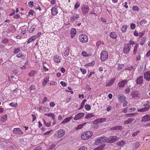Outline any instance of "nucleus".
Instances as JSON below:
<instances>
[{"label":"nucleus","instance_id":"obj_1","mask_svg":"<svg viewBox=\"0 0 150 150\" xmlns=\"http://www.w3.org/2000/svg\"><path fill=\"white\" fill-rule=\"evenodd\" d=\"M93 135V132L90 131H87L83 133L81 135V138L83 140L88 139L91 137Z\"/></svg>","mask_w":150,"mask_h":150},{"label":"nucleus","instance_id":"obj_2","mask_svg":"<svg viewBox=\"0 0 150 150\" xmlns=\"http://www.w3.org/2000/svg\"><path fill=\"white\" fill-rule=\"evenodd\" d=\"M119 139V137H117L116 136H110L108 137H106V142L113 143L117 141Z\"/></svg>","mask_w":150,"mask_h":150},{"label":"nucleus","instance_id":"obj_3","mask_svg":"<svg viewBox=\"0 0 150 150\" xmlns=\"http://www.w3.org/2000/svg\"><path fill=\"white\" fill-rule=\"evenodd\" d=\"M108 57V54L106 51H103L100 54V59L102 61H104L107 59Z\"/></svg>","mask_w":150,"mask_h":150},{"label":"nucleus","instance_id":"obj_4","mask_svg":"<svg viewBox=\"0 0 150 150\" xmlns=\"http://www.w3.org/2000/svg\"><path fill=\"white\" fill-rule=\"evenodd\" d=\"M104 142H106V137L105 136L97 138L95 141L96 144L98 145L99 143H102Z\"/></svg>","mask_w":150,"mask_h":150},{"label":"nucleus","instance_id":"obj_5","mask_svg":"<svg viewBox=\"0 0 150 150\" xmlns=\"http://www.w3.org/2000/svg\"><path fill=\"white\" fill-rule=\"evenodd\" d=\"M79 38L80 42L83 43L87 42L88 40V37L85 35H79Z\"/></svg>","mask_w":150,"mask_h":150},{"label":"nucleus","instance_id":"obj_6","mask_svg":"<svg viewBox=\"0 0 150 150\" xmlns=\"http://www.w3.org/2000/svg\"><path fill=\"white\" fill-rule=\"evenodd\" d=\"M89 8L88 6L83 5L81 7V10L83 14L84 15L86 14L88 12Z\"/></svg>","mask_w":150,"mask_h":150},{"label":"nucleus","instance_id":"obj_7","mask_svg":"<svg viewBox=\"0 0 150 150\" xmlns=\"http://www.w3.org/2000/svg\"><path fill=\"white\" fill-rule=\"evenodd\" d=\"M57 134L56 133L55 135L58 138H60L64 135L65 134V131L62 129H60L57 131Z\"/></svg>","mask_w":150,"mask_h":150},{"label":"nucleus","instance_id":"obj_8","mask_svg":"<svg viewBox=\"0 0 150 150\" xmlns=\"http://www.w3.org/2000/svg\"><path fill=\"white\" fill-rule=\"evenodd\" d=\"M131 46L129 44H125L124 46L123 51L125 53L127 54L129 51Z\"/></svg>","mask_w":150,"mask_h":150},{"label":"nucleus","instance_id":"obj_9","mask_svg":"<svg viewBox=\"0 0 150 150\" xmlns=\"http://www.w3.org/2000/svg\"><path fill=\"white\" fill-rule=\"evenodd\" d=\"M132 96L133 98L137 99L139 98V93L138 91H132Z\"/></svg>","mask_w":150,"mask_h":150},{"label":"nucleus","instance_id":"obj_10","mask_svg":"<svg viewBox=\"0 0 150 150\" xmlns=\"http://www.w3.org/2000/svg\"><path fill=\"white\" fill-rule=\"evenodd\" d=\"M13 133L19 135H22L23 134V132L19 128H15L13 130Z\"/></svg>","mask_w":150,"mask_h":150},{"label":"nucleus","instance_id":"obj_11","mask_svg":"<svg viewBox=\"0 0 150 150\" xmlns=\"http://www.w3.org/2000/svg\"><path fill=\"white\" fill-rule=\"evenodd\" d=\"M150 121V115H146L143 116L141 120L142 122H146Z\"/></svg>","mask_w":150,"mask_h":150},{"label":"nucleus","instance_id":"obj_12","mask_svg":"<svg viewBox=\"0 0 150 150\" xmlns=\"http://www.w3.org/2000/svg\"><path fill=\"white\" fill-rule=\"evenodd\" d=\"M127 83V81L126 80L122 81L118 83V85L119 87H123L126 85Z\"/></svg>","mask_w":150,"mask_h":150},{"label":"nucleus","instance_id":"obj_13","mask_svg":"<svg viewBox=\"0 0 150 150\" xmlns=\"http://www.w3.org/2000/svg\"><path fill=\"white\" fill-rule=\"evenodd\" d=\"M84 114L83 113L80 112L78 114L76 115L74 118V120H77L81 119V117L84 116Z\"/></svg>","mask_w":150,"mask_h":150},{"label":"nucleus","instance_id":"obj_14","mask_svg":"<svg viewBox=\"0 0 150 150\" xmlns=\"http://www.w3.org/2000/svg\"><path fill=\"white\" fill-rule=\"evenodd\" d=\"M62 60V58L59 56L56 55L53 57V60L54 61L57 63H59Z\"/></svg>","mask_w":150,"mask_h":150},{"label":"nucleus","instance_id":"obj_15","mask_svg":"<svg viewBox=\"0 0 150 150\" xmlns=\"http://www.w3.org/2000/svg\"><path fill=\"white\" fill-rule=\"evenodd\" d=\"M144 78L147 81H149L150 80V71H147L144 73Z\"/></svg>","mask_w":150,"mask_h":150},{"label":"nucleus","instance_id":"obj_16","mask_svg":"<svg viewBox=\"0 0 150 150\" xmlns=\"http://www.w3.org/2000/svg\"><path fill=\"white\" fill-rule=\"evenodd\" d=\"M79 17V16L77 14L75 13L73 14L71 17L70 20L72 21L76 20Z\"/></svg>","mask_w":150,"mask_h":150},{"label":"nucleus","instance_id":"obj_17","mask_svg":"<svg viewBox=\"0 0 150 150\" xmlns=\"http://www.w3.org/2000/svg\"><path fill=\"white\" fill-rule=\"evenodd\" d=\"M143 81V77L142 76H140L137 78L136 80V83L137 84L141 85Z\"/></svg>","mask_w":150,"mask_h":150},{"label":"nucleus","instance_id":"obj_18","mask_svg":"<svg viewBox=\"0 0 150 150\" xmlns=\"http://www.w3.org/2000/svg\"><path fill=\"white\" fill-rule=\"evenodd\" d=\"M150 108V106H146L143 108L141 109H138L137 111L139 112H144L149 110Z\"/></svg>","mask_w":150,"mask_h":150},{"label":"nucleus","instance_id":"obj_19","mask_svg":"<svg viewBox=\"0 0 150 150\" xmlns=\"http://www.w3.org/2000/svg\"><path fill=\"white\" fill-rule=\"evenodd\" d=\"M52 14V15L55 16L58 13V10L55 7L52 8L51 9Z\"/></svg>","mask_w":150,"mask_h":150},{"label":"nucleus","instance_id":"obj_20","mask_svg":"<svg viewBox=\"0 0 150 150\" xmlns=\"http://www.w3.org/2000/svg\"><path fill=\"white\" fill-rule=\"evenodd\" d=\"M69 47H66L64 49V51L63 54L65 56L67 57L69 55Z\"/></svg>","mask_w":150,"mask_h":150},{"label":"nucleus","instance_id":"obj_21","mask_svg":"<svg viewBox=\"0 0 150 150\" xmlns=\"http://www.w3.org/2000/svg\"><path fill=\"white\" fill-rule=\"evenodd\" d=\"M105 121V118H103L100 119L96 120L95 121L93 122L94 124H96V123H102L104 121Z\"/></svg>","mask_w":150,"mask_h":150},{"label":"nucleus","instance_id":"obj_22","mask_svg":"<svg viewBox=\"0 0 150 150\" xmlns=\"http://www.w3.org/2000/svg\"><path fill=\"white\" fill-rule=\"evenodd\" d=\"M122 127L121 126L119 125L114 126L112 128H110V130H118L120 129H122Z\"/></svg>","mask_w":150,"mask_h":150},{"label":"nucleus","instance_id":"obj_23","mask_svg":"<svg viewBox=\"0 0 150 150\" xmlns=\"http://www.w3.org/2000/svg\"><path fill=\"white\" fill-rule=\"evenodd\" d=\"M110 37L114 39H116L117 37V35L115 32H112L110 33Z\"/></svg>","mask_w":150,"mask_h":150},{"label":"nucleus","instance_id":"obj_24","mask_svg":"<svg viewBox=\"0 0 150 150\" xmlns=\"http://www.w3.org/2000/svg\"><path fill=\"white\" fill-rule=\"evenodd\" d=\"M36 27V25L35 24H32L30 28L29 31V32L30 33H32L35 30Z\"/></svg>","mask_w":150,"mask_h":150},{"label":"nucleus","instance_id":"obj_25","mask_svg":"<svg viewBox=\"0 0 150 150\" xmlns=\"http://www.w3.org/2000/svg\"><path fill=\"white\" fill-rule=\"evenodd\" d=\"M49 77H47L44 79L42 83V85L43 86H45L46 85L47 82L49 81Z\"/></svg>","mask_w":150,"mask_h":150},{"label":"nucleus","instance_id":"obj_26","mask_svg":"<svg viewBox=\"0 0 150 150\" xmlns=\"http://www.w3.org/2000/svg\"><path fill=\"white\" fill-rule=\"evenodd\" d=\"M115 79L112 78V79L109 82H108L106 84V86H110L112 85L114 83Z\"/></svg>","mask_w":150,"mask_h":150},{"label":"nucleus","instance_id":"obj_27","mask_svg":"<svg viewBox=\"0 0 150 150\" xmlns=\"http://www.w3.org/2000/svg\"><path fill=\"white\" fill-rule=\"evenodd\" d=\"M125 144V142L124 140H122L117 143V145L119 146H123Z\"/></svg>","mask_w":150,"mask_h":150},{"label":"nucleus","instance_id":"obj_28","mask_svg":"<svg viewBox=\"0 0 150 150\" xmlns=\"http://www.w3.org/2000/svg\"><path fill=\"white\" fill-rule=\"evenodd\" d=\"M134 120V119L132 118H129V119H128L127 120L124 122V124H129L130 123H132L133 121Z\"/></svg>","mask_w":150,"mask_h":150},{"label":"nucleus","instance_id":"obj_29","mask_svg":"<svg viewBox=\"0 0 150 150\" xmlns=\"http://www.w3.org/2000/svg\"><path fill=\"white\" fill-rule=\"evenodd\" d=\"M137 115L136 113H129L126 114L125 115V117H133Z\"/></svg>","mask_w":150,"mask_h":150},{"label":"nucleus","instance_id":"obj_30","mask_svg":"<svg viewBox=\"0 0 150 150\" xmlns=\"http://www.w3.org/2000/svg\"><path fill=\"white\" fill-rule=\"evenodd\" d=\"M36 39V38H35L34 35L33 36L28 40L27 43H30L32 41L35 40Z\"/></svg>","mask_w":150,"mask_h":150},{"label":"nucleus","instance_id":"obj_31","mask_svg":"<svg viewBox=\"0 0 150 150\" xmlns=\"http://www.w3.org/2000/svg\"><path fill=\"white\" fill-rule=\"evenodd\" d=\"M94 116V115L92 113H89L88 114L86 115L85 116V117L86 119L91 118L92 117Z\"/></svg>","mask_w":150,"mask_h":150},{"label":"nucleus","instance_id":"obj_32","mask_svg":"<svg viewBox=\"0 0 150 150\" xmlns=\"http://www.w3.org/2000/svg\"><path fill=\"white\" fill-rule=\"evenodd\" d=\"M119 99L121 102L125 101V97L124 95H122L118 97Z\"/></svg>","mask_w":150,"mask_h":150},{"label":"nucleus","instance_id":"obj_33","mask_svg":"<svg viewBox=\"0 0 150 150\" xmlns=\"http://www.w3.org/2000/svg\"><path fill=\"white\" fill-rule=\"evenodd\" d=\"M86 123L85 122L79 125L77 127H76V130H78L82 128L83 127L86 125Z\"/></svg>","mask_w":150,"mask_h":150},{"label":"nucleus","instance_id":"obj_34","mask_svg":"<svg viewBox=\"0 0 150 150\" xmlns=\"http://www.w3.org/2000/svg\"><path fill=\"white\" fill-rule=\"evenodd\" d=\"M7 115H3L1 117V120L2 122H4L7 120Z\"/></svg>","mask_w":150,"mask_h":150},{"label":"nucleus","instance_id":"obj_35","mask_svg":"<svg viewBox=\"0 0 150 150\" xmlns=\"http://www.w3.org/2000/svg\"><path fill=\"white\" fill-rule=\"evenodd\" d=\"M136 68L132 66H131L130 67H128L126 68V69L129 71H134L135 69Z\"/></svg>","mask_w":150,"mask_h":150},{"label":"nucleus","instance_id":"obj_36","mask_svg":"<svg viewBox=\"0 0 150 150\" xmlns=\"http://www.w3.org/2000/svg\"><path fill=\"white\" fill-rule=\"evenodd\" d=\"M127 27L126 25H124L122 26L121 28V30L123 32L125 33L126 32V30L127 29Z\"/></svg>","mask_w":150,"mask_h":150},{"label":"nucleus","instance_id":"obj_37","mask_svg":"<svg viewBox=\"0 0 150 150\" xmlns=\"http://www.w3.org/2000/svg\"><path fill=\"white\" fill-rule=\"evenodd\" d=\"M72 118L70 117L65 118L61 123V124H64L69 122Z\"/></svg>","mask_w":150,"mask_h":150},{"label":"nucleus","instance_id":"obj_38","mask_svg":"<svg viewBox=\"0 0 150 150\" xmlns=\"http://www.w3.org/2000/svg\"><path fill=\"white\" fill-rule=\"evenodd\" d=\"M17 57L18 58L21 57L22 59H23L25 57V55L21 53H20L16 55Z\"/></svg>","mask_w":150,"mask_h":150},{"label":"nucleus","instance_id":"obj_39","mask_svg":"<svg viewBox=\"0 0 150 150\" xmlns=\"http://www.w3.org/2000/svg\"><path fill=\"white\" fill-rule=\"evenodd\" d=\"M105 146L103 144L93 150H102L103 149Z\"/></svg>","mask_w":150,"mask_h":150},{"label":"nucleus","instance_id":"obj_40","mask_svg":"<svg viewBox=\"0 0 150 150\" xmlns=\"http://www.w3.org/2000/svg\"><path fill=\"white\" fill-rule=\"evenodd\" d=\"M36 73V71H34L33 70H32L29 73L28 75L29 76H33L35 73Z\"/></svg>","mask_w":150,"mask_h":150},{"label":"nucleus","instance_id":"obj_41","mask_svg":"<svg viewBox=\"0 0 150 150\" xmlns=\"http://www.w3.org/2000/svg\"><path fill=\"white\" fill-rule=\"evenodd\" d=\"M146 38L145 37H143L141 42H140V45H143L144 44V43H145V40H146Z\"/></svg>","mask_w":150,"mask_h":150},{"label":"nucleus","instance_id":"obj_42","mask_svg":"<svg viewBox=\"0 0 150 150\" xmlns=\"http://www.w3.org/2000/svg\"><path fill=\"white\" fill-rule=\"evenodd\" d=\"M20 51V48L18 47L17 48H15L14 49L13 51V53L15 54H16L18 53Z\"/></svg>","mask_w":150,"mask_h":150},{"label":"nucleus","instance_id":"obj_43","mask_svg":"<svg viewBox=\"0 0 150 150\" xmlns=\"http://www.w3.org/2000/svg\"><path fill=\"white\" fill-rule=\"evenodd\" d=\"M71 35H75L76 34V30L74 28H72L71 30Z\"/></svg>","mask_w":150,"mask_h":150},{"label":"nucleus","instance_id":"obj_44","mask_svg":"<svg viewBox=\"0 0 150 150\" xmlns=\"http://www.w3.org/2000/svg\"><path fill=\"white\" fill-rule=\"evenodd\" d=\"M56 146V144H52L50 147H49L47 150H51L52 149L55 148Z\"/></svg>","mask_w":150,"mask_h":150},{"label":"nucleus","instance_id":"obj_45","mask_svg":"<svg viewBox=\"0 0 150 150\" xmlns=\"http://www.w3.org/2000/svg\"><path fill=\"white\" fill-rule=\"evenodd\" d=\"M44 123V124L47 127H50V126L51 123L50 122L47 123L45 121V120L44 119H43Z\"/></svg>","mask_w":150,"mask_h":150},{"label":"nucleus","instance_id":"obj_46","mask_svg":"<svg viewBox=\"0 0 150 150\" xmlns=\"http://www.w3.org/2000/svg\"><path fill=\"white\" fill-rule=\"evenodd\" d=\"M132 9L133 11H138L139 10L138 7L137 6H135L132 7Z\"/></svg>","mask_w":150,"mask_h":150},{"label":"nucleus","instance_id":"obj_47","mask_svg":"<svg viewBox=\"0 0 150 150\" xmlns=\"http://www.w3.org/2000/svg\"><path fill=\"white\" fill-rule=\"evenodd\" d=\"M85 108L86 110H90L91 109V106L88 105H85Z\"/></svg>","mask_w":150,"mask_h":150},{"label":"nucleus","instance_id":"obj_48","mask_svg":"<svg viewBox=\"0 0 150 150\" xmlns=\"http://www.w3.org/2000/svg\"><path fill=\"white\" fill-rule=\"evenodd\" d=\"M137 45H138L137 44H136V45H135V46L134 47V51H133V54H135L137 52Z\"/></svg>","mask_w":150,"mask_h":150},{"label":"nucleus","instance_id":"obj_49","mask_svg":"<svg viewBox=\"0 0 150 150\" xmlns=\"http://www.w3.org/2000/svg\"><path fill=\"white\" fill-rule=\"evenodd\" d=\"M60 84L63 87H65L67 86V83L61 81L60 82Z\"/></svg>","mask_w":150,"mask_h":150},{"label":"nucleus","instance_id":"obj_50","mask_svg":"<svg viewBox=\"0 0 150 150\" xmlns=\"http://www.w3.org/2000/svg\"><path fill=\"white\" fill-rule=\"evenodd\" d=\"M95 64V62H91L89 63L86 65V66L87 67H88L90 66H92L93 65Z\"/></svg>","mask_w":150,"mask_h":150},{"label":"nucleus","instance_id":"obj_51","mask_svg":"<svg viewBox=\"0 0 150 150\" xmlns=\"http://www.w3.org/2000/svg\"><path fill=\"white\" fill-rule=\"evenodd\" d=\"M8 41V40L7 38H5L3 39L1 41V42L4 44H6Z\"/></svg>","mask_w":150,"mask_h":150},{"label":"nucleus","instance_id":"obj_52","mask_svg":"<svg viewBox=\"0 0 150 150\" xmlns=\"http://www.w3.org/2000/svg\"><path fill=\"white\" fill-rule=\"evenodd\" d=\"M82 55L84 57H89V54H87L86 52H82Z\"/></svg>","mask_w":150,"mask_h":150},{"label":"nucleus","instance_id":"obj_53","mask_svg":"<svg viewBox=\"0 0 150 150\" xmlns=\"http://www.w3.org/2000/svg\"><path fill=\"white\" fill-rule=\"evenodd\" d=\"M130 27L132 29H134L136 27V25L135 24L132 23L130 25Z\"/></svg>","mask_w":150,"mask_h":150},{"label":"nucleus","instance_id":"obj_54","mask_svg":"<svg viewBox=\"0 0 150 150\" xmlns=\"http://www.w3.org/2000/svg\"><path fill=\"white\" fill-rule=\"evenodd\" d=\"M80 3L78 2L74 6V8L75 9H77L79 7Z\"/></svg>","mask_w":150,"mask_h":150},{"label":"nucleus","instance_id":"obj_55","mask_svg":"<svg viewBox=\"0 0 150 150\" xmlns=\"http://www.w3.org/2000/svg\"><path fill=\"white\" fill-rule=\"evenodd\" d=\"M140 145V143L139 142H136L135 143V149H137L138 147H139Z\"/></svg>","mask_w":150,"mask_h":150},{"label":"nucleus","instance_id":"obj_56","mask_svg":"<svg viewBox=\"0 0 150 150\" xmlns=\"http://www.w3.org/2000/svg\"><path fill=\"white\" fill-rule=\"evenodd\" d=\"M139 132V131H137L134 132L132 134V136L133 137H134L137 135Z\"/></svg>","mask_w":150,"mask_h":150},{"label":"nucleus","instance_id":"obj_57","mask_svg":"<svg viewBox=\"0 0 150 150\" xmlns=\"http://www.w3.org/2000/svg\"><path fill=\"white\" fill-rule=\"evenodd\" d=\"M146 23V21L145 20H142L140 21V25H143L144 24H145Z\"/></svg>","mask_w":150,"mask_h":150},{"label":"nucleus","instance_id":"obj_58","mask_svg":"<svg viewBox=\"0 0 150 150\" xmlns=\"http://www.w3.org/2000/svg\"><path fill=\"white\" fill-rule=\"evenodd\" d=\"M42 69L43 70V71H47L48 70V69L46 68V67L44 64L43 65Z\"/></svg>","mask_w":150,"mask_h":150},{"label":"nucleus","instance_id":"obj_59","mask_svg":"<svg viewBox=\"0 0 150 150\" xmlns=\"http://www.w3.org/2000/svg\"><path fill=\"white\" fill-rule=\"evenodd\" d=\"M10 105L12 107H16L17 106V104L16 103H11L10 104Z\"/></svg>","mask_w":150,"mask_h":150},{"label":"nucleus","instance_id":"obj_60","mask_svg":"<svg viewBox=\"0 0 150 150\" xmlns=\"http://www.w3.org/2000/svg\"><path fill=\"white\" fill-rule=\"evenodd\" d=\"M33 2L31 1H30L28 3V4L29 5V6L30 7H32L33 6Z\"/></svg>","mask_w":150,"mask_h":150},{"label":"nucleus","instance_id":"obj_61","mask_svg":"<svg viewBox=\"0 0 150 150\" xmlns=\"http://www.w3.org/2000/svg\"><path fill=\"white\" fill-rule=\"evenodd\" d=\"M80 70L81 71L82 73L83 74H85L86 72V71L85 69L81 68Z\"/></svg>","mask_w":150,"mask_h":150},{"label":"nucleus","instance_id":"obj_62","mask_svg":"<svg viewBox=\"0 0 150 150\" xmlns=\"http://www.w3.org/2000/svg\"><path fill=\"white\" fill-rule=\"evenodd\" d=\"M42 148L40 146H38L35 148L33 150H41Z\"/></svg>","mask_w":150,"mask_h":150},{"label":"nucleus","instance_id":"obj_63","mask_svg":"<svg viewBox=\"0 0 150 150\" xmlns=\"http://www.w3.org/2000/svg\"><path fill=\"white\" fill-rule=\"evenodd\" d=\"M129 110L130 111V112H132V111H134L136 110V108H130Z\"/></svg>","mask_w":150,"mask_h":150},{"label":"nucleus","instance_id":"obj_64","mask_svg":"<svg viewBox=\"0 0 150 150\" xmlns=\"http://www.w3.org/2000/svg\"><path fill=\"white\" fill-rule=\"evenodd\" d=\"M30 90H33L35 89V86L34 85H31L30 87Z\"/></svg>","mask_w":150,"mask_h":150}]
</instances>
